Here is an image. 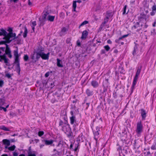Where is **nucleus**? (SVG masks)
<instances>
[{"label": "nucleus", "mask_w": 156, "mask_h": 156, "mask_svg": "<svg viewBox=\"0 0 156 156\" xmlns=\"http://www.w3.org/2000/svg\"><path fill=\"white\" fill-rule=\"evenodd\" d=\"M55 98H53L51 100V102H52V103H54V102H55Z\"/></svg>", "instance_id": "864d4df0"}, {"label": "nucleus", "mask_w": 156, "mask_h": 156, "mask_svg": "<svg viewBox=\"0 0 156 156\" xmlns=\"http://www.w3.org/2000/svg\"><path fill=\"white\" fill-rule=\"evenodd\" d=\"M88 23V22L87 21L85 20L80 25L79 27L80 28L81 27L83 26L84 25L87 24Z\"/></svg>", "instance_id": "cd10ccee"}, {"label": "nucleus", "mask_w": 156, "mask_h": 156, "mask_svg": "<svg viewBox=\"0 0 156 156\" xmlns=\"http://www.w3.org/2000/svg\"><path fill=\"white\" fill-rule=\"evenodd\" d=\"M46 86L48 88L51 89L55 86L54 82L53 81H48L46 83Z\"/></svg>", "instance_id": "ddd939ff"}, {"label": "nucleus", "mask_w": 156, "mask_h": 156, "mask_svg": "<svg viewBox=\"0 0 156 156\" xmlns=\"http://www.w3.org/2000/svg\"><path fill=\"white\" fill-rule=\"evenodd\" d=\"M101 53L102 54H104L105 53V52L104 50H101Z\"/></svg>", "instance_id": "680f3d73"}, {"label": "nucleus", "mask_w": 156, "mask_h": 156, "mask_svg": "<svg viewBox=\"0 0 156 156\" xmlns=\"http://www.w3.org/2000/svg\"><path fill=\"white\" fill-rule=\"evenodd\" d=\"M49 75V73L48 72L47 73H46L45 75V77H48Z\"/></svg>", "instance_id": "3c124183"}, {"label": "nucleus", "mask_w": 156, "mask_h": 156, "mask_svg": "<svg viewBox=\"0 0 156 156\" xmlns=\"http://www.w3.org/2000/svg\"><path fill=\"white\" fill-rule=\"evenodd\" d=\"M19 156H25V155L24 154H20Z\"/></svg>", "instance_id": "052dcab7"}, {"label": "nucleus", "mask_w": 156, "mask_h": 156, "mask_svg": "<svg viewBox=\"0 0 156 156\" xmlns=\"http://www.w3.org/2000/svg\"><path fill=\"white\" fill-rule=\"evenodd\" d=\"M6 76L8 78H9L11 77V75L9 73H7L6 74Z\"/></svg>", "instance_id": "49530a36"}, {"label": "nucleus", "mask_w": 156, "mask_h": 156, "mask_svg": "<svg viewBox=\"0 0 156 156\" xmlns=\"http://www.w3.org/2000/svg\"><path fill=\"white\" fill-rule=\"evenodd\" d=\"M5 48L1 47L0 48V62H2L3 60L6 65H9L8 62L9 59L6 58V55L4 54Z\"/></svg>", "instance_id": "20e7f679"}, {"label": "nucleus", "mask_w": 156, "mask_h": 156, "mask_svg": "<svg viewBox=\"0 0 156 156\" xmlns=\"http://www.w3.org/2000/svg\"><path fill=\"white\" fill-rule=\"evenodd\" d=\"M77 44L78 46H80V43L79 41H77Z\"/></svg>", "instance_id": "603ef678"}, {"label": "nucleus", "mask_w": 156, "mask_h": 156, "mask_svg": "<svg viewBox=\"0 0 156 156\" xmlns=\"http://www.w3.org/2000/svg\"><path fill=\"white\" fill-rule=\"evenodd\" d=\"M140 114L142 117V119L143 120H145L146 116V113L145 110L144 109H141V110Z\"/></svg>", "instance_id": "4468645a"}, {"label": "nucleus", "mask_w": 156, "mask_h": 156, "mask_svg": "<svg viewBox=\"0 0 156 156\" xmlns=\"http://www.w3.org/2000/svg\"><path fill=\"white\" fill-rule=\"evenodd\" d=\"M141 70L140 69H137L136 72V73L133 82V83L131 87L132 90H133L135 87V86L136 83V82L139 76L140 72Z\"/></svg>", "instance_id": "39448f33"}, {"label": "nucleus", "mask_w": 156, "mask_h": 156, "mask_svg": "<svg viewBox=\"0 0 156 156\" xmlns=\"http://www.w3.org/2000/svg\"><path fill=\"white\" fill-rule=\"evenodd\" d=\"M44 146V145H41L40 146V148H42L43 146Z\"/></svg>", "instance_id": "0e129e2a"}, {"label": "nucleus", "mask_w": 156, "mask_h": 156, "mask_svg": "<svg viewBox=\"0 0 156 156\" xmlns=\"http://www.w3.org/2000/svg\"><path fill=\"white\" fill-rule=\"evenodd\" d=\"M86 93L88 96H90L92 94V91H90L89 89H87L86 90Z\"/></svg>", "instance_id": "bb28decb"}, {"label": "nucleus", "mask_w": 156, "mask_h": 156, "mask_svg": "<svg viewBox=\"0 0 156 156\" xmlns=\"http://www.w3.org/2000/svg\"><path fill=\"white\" fill-rule=\"evenodd\" d=\"M28 56L27 55H25L24 56V59L25 61H27L28 59Z\"/></svg>", "instance_id": "72a5a7b5"}, {"label": "nucleus", "mask_w": 156, "mask_h": 156, "mask_svg": "<svg viewBox=\"0 0 156 156\" xmlns=\"http://www.w3.org/2000/svg\"><path fill=\"white\" fill-rule=\"evenodd\" d=\"M61 16L60 17L62 18H64L65 17V14L63 12H61Z\"/></svg>", "instance_id": "a18cd8bd"}, {"label": "nucleus", "mask_w": 156, "mask_h": 156, "mask_svg": "<svg viewBox=\"0 0 156 156\" xmlns=\"http://www.w3.org/2000/svg\"><path fill=\"white\" fill-rule=\"evenodd\" d=\"M34 1V0H29L28 5H31Z\"/></svg>", "instance_id": "58836bf2"}, {"label": "nucleus", "mask_w": 156, "mask_h": 156, "mask_svg": "<svg viewBox=\"0 0 156 156\" xmlns=\"http://www.w3.org/2000/svg\"><path fill=\"white\" fill-rule=\"evenodd\" d=\"M71 40V38H67L66 40V42L67 43L69 44V43H70Z\"/></svg>", "instance_id": "f704fd0d"}, {"label": "nucleus", "mask_w": 156, "mask_h": 156, "mask_svg": "<svg viewBox=\"0 0 156 156\" xmlns=\"http://www.w3.org/2000/svg\"><path fill=\"white\" fill-rule=\"evenodd\" d=\"M156 12H155L152 11L151 12L150 14H151V15L153 16L155 14Z\"/></svg>", "instance_id": "8fccbe9b"}, {"label": "nucleus", "mask_w": 156, "mask_h": 156, "mask_svg": "<svg viewBox=\"0 0 156 156\" xmlns=\"http://www.w3.org/2000/svg\"><path fill=\"white\" fill-rule=\"evenodd\" d=\"M104 48H105V49L106 50V51H108L110 49V47L108 45L104 46Z\"/></svg>", "instance_id": "7c9ffc66"}, {"label": "nucleus", "mask_w": 156, "mask_h": 156, "mask_svg": "<svg viewBox=\"0 0 156 156\" xmlns=\"http://www.w3.org/2000/svg\"><path fill=\"white\" fill-rule=\"evenodd\" d=\"M70 113L71 115V116L70 117V123L71 124H73L76 122V117L74 115L73 111H71Z\"/></svg>", "instance_id": "f8f14e48"}, {"label": "nucleus", "mask_w": 156, "mask_h": 156, "mask_svg": "<svg viewBox=\"0 0 156 156\" xmlns=\"http://www.w3.org/2000/svg\"><path fill=\"white\" fill-rule=\"evenodd\" d=\"M73 147V144H71L70 146V149H71V148H72Z\"/></svg>", "instance_id": "bf43d9fd"}, {"label": "nucleus", "mask_w": 156, "mask_h": 156, "mask_svg": "<svg viewBox=\"0 0 156 156\" xmlns=\"http://www.w3.org/2000/svg\"><path fill=\"white\" fill-rule=\"evenodd\" d=\"M0 129L6 131H9V129L4 126H1L0 127Z\"/></svg>", "instance_id": "b1692460"}, {"label": "nucleus", "mask_w": 156, "mask_h": 156, "mask_svg": "<svg viewBox=\"0 0 156 156\" xmlns=\"http://www.w3.org/2000/svg\"><path fill=\"white\" fill-rule=\"evenodd\" d=\"M72 101L73 103H76V102L77 100H73V101Z\"/></svg>", "instance_id": "6e6d98bb"}, {"label": "nucleus", "mask_w": 156, "mask_h": 156, "mask_svg": "<svg viewBox=\"0 0 156 156\" xmlns=\"http://www.w3.org/2000/svg\"><path fill=\"white\" fill-rule=\"evenodd\" d=\"M3 109L4 110V112H6L7 111V109H6V108H4L3 107H2V106H0V110H2Z\"/></svg>", "instance_id": "e433bc0d"}, {"label": "nucleus", "mask_w": 156, "mask_h": 156, "mask_svg": "<svg viewBox=\"0 0 156 156\" xmlns=\"http://www.w3.org/2000/svg\"><path fill=\"white\" fill-rule=\"evenodd\" d=\"M109 19V17L108 16H106V18L104 19V21L102 23V25H104L108 21V19Z\"/></svg>", "instance_id": "c85d7f7f"}, {"label": "nucleus", "mask_w": 156, "mask_h": 156, "mask_svg": "<svg viewBox=\"0 0 156 156\" xmlns=\"http://www.w3.org/2000/svg\"><path fill=\"white\" fill-rule=\"evenodd\" d=\"M91 84L94 87H96L98 86V83L96 81H92Z\"/></svg>", "instance_id": "aec40b11"}, {"label": "nucleus", "mask_w": 156, "mask_h": 156, "mask_svg": "<svg viewBox=\"0 0 156 156\" xmlns=\"http://www.w3.org/2000/svg\"><path fill=\"white\" fill-rule=\"evenodd\" d=\"M62 130L65 133L70 134L71 132V128L69 124L66 123H64V126H62Z\"/></svg>", "instance_id": "0eeeda50"}, {"label": "nucleus", "mask_w": 156, "mask_h": 156, "mask_svg": "<svg viewBox=\"0 0 156 156\" xmlns=\"http://www.w3.org/2000/svg\"><path fill=\"white\" fill-rule=\"evenodd\" d=\"M13 155V156H18V154L17 152H14Z\"/></svg>", "instance_id": "09e8293b"}, {"label": "nucleus", "mask_w": 156, "mask_h": 156, "mask_svg": "<svg viewBox=\"0 0 156 156\" xmlns=\"http://www.w3.org/2000/svg\"><path fill=\"white\" fill-rule=\"evenodd\" d=\"M7 43H5V44L6 45V48L5 50V55H7L8 57L10 58H11L12 57V55H11V51L10 50V48L9 46V45H7Z\"/></svg>", "instance_id": "9d476101"}, {"label": "nucleus", "mask_w": 156, "mask_h": 156, "mask_svg": "<svg viewBox=\"0 0 156 156\" xmlns=\"http://www.w3.org/2000/svg\"><path fill=\"white\" fill-rule=\"evenodd\" d=\"M143 130V126L142 122L140 121L137 122L136 123L135 130L137 136L139 137L141 136Z\"/></svg>", "instance_id": "f03ea898"}, {"label": "nucleus", "mask_w": 156, "mask_h": 156, "mask_svg": "<svg viewBox=\"0 0 156 156\" xmlns=\"http://www.w3.org/2000/svg\"><path fill=\"white\" fill-rule=\"evenodd\" d=\"M27 30L26 27L24 28V32L23 34V36L24 37H27Z\"/></svg>", "instance_id": "a878e982"}, {"label": "nucleus", "mask_w": 156, "mask_h": 156, "mask_svg": "<svg viewBox=\"0 0 156 156\" xmlns=\"http://www.w3.org/2000/svg\"><path fill=\"white\" fill-rule=\"evenodd\" d=\"M4 81L0 79V87H2L4 84Z\"/></svg>", "instance_id": "473e14b6"}, {"label": "nucleus", "mask_w": 156, "mask_h": 156, "mask_svg": "<svg viewBox=\"0 0 156 156\" xmlns=\"http://www.w3.org/2000/svg\"><path fill=\"white\" fill-rule=\"evenodd\" d=\"M16 148V147L14 145L8 148V149L10 151H13Z\"/></svg>", "instance_id": "c756f323"}, {"label": "nucleus", "mask_w": 156, "mask_h": 156, "mask_svg": "<svg viewBox=\"0 0 156 156\" xmlns=\"http://www.w3.org/2000/svg\"><path fill=\"white\" fill-rule=\"evenodd\" d=\"M107 42L108 43L111 44L112 43V41L110 40H108L107 41Z\"/></svg>", "instance_id": "5fc2aeb1"}, {"label": "nucleus", "mask_w": 156, "mask_h": 156, "mask_svg": "<svg viewBox=\"0 0 156 156\" xmlns=\"http://www.w3.org/2000/svg\"><path fill=\"white\" fill-rule=\"evenodd\" d=\"M43 141L44 142L45 144L46 145H51L53 142V141L52 140H44Z\"/></svg>", "instance_id": "a211bd4d"}, {"label": "nucleus", "mask_w": 156, "mask_h": 156, "mask_svg": "<svg viewBox=\"0 0 156 156\" xmlns=\"http://www.w3.org/2000/svg\"><path fill=\"white\" fill-rule=\"evenodd\" d=\"M154 156H156V152L154 153Z\"/></svg>", "instance_id": "774afa93"}, {"label": "nucleus", "mask_w": 156, "mask_h": 156, "mask_svg": "<svg viewBox=\"0 0 156 156\" xmlns=\"http://www.w3.org/2000/svg\"><path fill=\"white\" fill-rule=\"evenodd\" d=\"M1 156H8V155L6 154H4L2 155Z\"/></svg>", "instance_id": "e2e57ef3"}, {"label": "nucleus", "mask_w": 156, "mask_h": 156, "mask_svg": "<svg viewBox=\"0 0 156 156\" xmlns=\"http://www.w3.org/2000/svg\"><path fill=\"white\" fill-rule=\"evenodd\" d=\"M36 154L34 151H29L28 152L27 156H36Z\"/></svg>", "instance_id": "412c9836"}, {"label": "nucleus", "mask_w": 156, "mask_h": 156, "mask_svg": "<svg viewBox=\"0 0 156 156\" xmlns=\"http://www.w3.org/2000/svg\"><path fill=\"white\" fill-rule=\"evenodd\" d=\"M18 0H13V1L14 2H16Z\"/></svg>", "instance_id": "338daca9"}, {"label": "nucleus", "mask_w": 156, "mask_h": 156, "mask_svg": "<svg viewBox=\"0 0 156 156\" xmlns=\"http://www.w3.org/2000/svg\"><path fill=\"white\" fill-rule=\"evenodd\" d=\"M100 131V128L98 126H97L95 128V129L93 130V132L94 135V138L97 142L99 137Z\"/></svg>", "instance_id": "6e6552de"}, {"label": "nucleus", "mask_w": 156, "mask_h": 156, "mask_svg": "<svg viewBox=\"0 0 156 156\" xmlns=\"http://www.w3.org/2000/svg\"><path fill=\"white\" fill-rule=\"evenodd\" d=\"M76 2L78 3H81V1L80 0H78L77 1H74L73 4V11L74 12L76 11Z\"/></svg>", "instance_id": "2eb2a0df"}, {"label": "nucleus", "mask_w": 156, "mask_h": 156, "mask_svg": "<svg viewBox=\"0 0 156 156\" xmlns=\"http://www.w3.org/2000/svg\"><path fill=\"white\" fill-rule=\"evenodd\" d=\"M55 16L49 15L48 13L47 20L50 22H53L54 20Z\"/></svg>", "instance_id": "f3484780"}, {"label": "nucleus", "mask_w": 156, "mask_h": 156, "mask_svg": "<svg viewBox=\"0 0 156 156\" xmlns=\"http://www.w3.org/2000/svg\"><path fill=\"white\" fill-rule=\"evenodd\" d=\"M63 122L62 120H60L59 122V126H62L63 125Z\"/></svg>", "instance_id": "c03bdc74"}, {"label": "nucleus", "mask_w": 156, "mask_h": 156, "mask_svg": "<svg viewBox=\"0 0 156 156\" xmlns=\"http://www.w3.org/2000/svg\"><path fill=\"white\" fill-rule=\"evenodd\" d=\"M27 30L26 27L24 28V32L23 34V36L24 37H27Z\"/></svg>", "instance_id": "393cba45"}, {"label": "nucleus", "mask_w": 156, "mask_h": 156, "mask_svg": "<svg viewBox=\"0 0 156 156\" xmlns=\"http://www.w3.org/2000/svg\"><path fill=\"white\" fill-rule=\"evenodd\" d=\"M151 148L152 150H156V147L155 145H153L151 147Z\"/></svg>", "instance_id": "37998d69"}, {"label": "nucleus", "mask_w": 156, "mask_h": 156, "mask_svg": "<svg viewBox=\"0 0 156 156\" xmlns=\"http://www.w3.org/2000/svg\"><path fill=\"white\" fill-rule=\"evenodd\" d=\"M126 8H127V5H125L124 6V7L123 8V14H124L126 13Z\"/></svg>", "instance_id": "4c0bfd02"}, {"label": "nucleus", "mask_w": 156, "mask_h": 156, "mask_svg": "<svg viewBox=\"0 0 156 156\" xmlns=\"http://www.w3.org/2000/svg\"><path fill=\"white\" fill-rule=\"evenodd\" d=\"M44 49H42V50H40L38 49L36 53V58L37 59H38L40 57L43 59H48L49 57V53H48L47 54L44 53Z\"/></svg>", "instance_id": "7ed1b4c3"}, {"label": "nucleus", "mask_w": 156, "mask_h": 156, "mask_svg": "<svg viewBox=\"0 0 156 156\" xmlns=\"http://www.w3.org/2000/svg\"><path fill=\"white\" fill-rule=\"evenodd\" d=\"M156 23V21L154 22V23L153 24V27H155V24Z\"/></svg>", "instance_id": "4d7b16f0"}, {"label": "nucleus", "mask_w": 156, "mask_h": 156, "mask_svg": "<svg viewBox=\"0 0 156 156\" xmlns=\"http://www.w3.org/2000/svg\"><path fill=\"white\" fill-rule=\"evenodd\" d=\"M48 15V13L47 12H44L42 13V16L39 18V20L41 25H43L44 24L46 18H47Z\"/></svg>", "instance_id": "423d86ee"}, {"label": "nucleus", "mask_w": 156, "mask_h": 156, "mask_svg": "<svg viewBox=\"0 0 156 156\" xmlns=\"http://www.w3.org/2000/svg\"><path fill=\"white\" fill-rule=\"evenodd\" d=\"M147 154H150V151L147 152Z\"/></svg>", "instance_id": "69168bd1"}, {"label": "nucleus", "mask_w": 156, "mask_h": 156, "mask_svg": "<svg viewBox=\"0 0 156 156\" xmlns=\"http://www.w3.org/2000/svg\"><path fill=\"white\" fill-rule=\"evenodd\" d=\"M108 16L109 18L112 16V13L111 12H107L106 16Z\"/></svg>", "instance_id": "ea45409f"}, {"label": "nucleus", "mask_w": 156, "mask_h": 156, "mask_svg": "<svg viewBox=\"0 0 156 156\" xmlns=\"http://www.w3.org/2000/svg\"><path fill=\"white\" fill-rule=\"evenodd\" d=\"M4 104V102L2 100H1V101L0 102V105H3Z\"/></svg>", "instance_id": "de8ad7c7"}, {"label": "nucleus", "mask_w": 156, "mask_h": 156, "mask_svg": "<svg viewBox=\"0 0 156 156\" xmlns=\"http://www.w3.org/2000/svg\"><path fill=\"white\" fill-rule=\"evenodd\" d=\"M66 29L65 28H63L62 30H61V33H65V32H66Z\"/></svg>", "instance_id": "79ce46f5"}, {"label": "nucleus", "mask_w": 156, "mask_h": 156, "mask_svg": "<svg viewBox=\"0 0 156 156\" xmlns=\"http://www.w3.org/2000/svg\"><path fill=\"white\" fill-rule=\"evenodd\" d=\"M152 11L156 12V5L153 6L152 7Z\"/></svg>", "instance_id": "a19ab883"}, {"label": "nucleus", "mask_w": 156, "mask_h": 156, "mask_svg": "<svg viewBox=\"0 0 156 156\" xmlns=\"http://www.w3.org/2000/svg\"><path fill=\"white\" fill-rule=\"evenodd\" d=\"M44 134V132L43 131H40L38 133V135L39 136H41Z\"/></svg>", "instance_id": "2f4dec72"}, {"label": "nucleus", "mask_w": 156, "mask_h": 156, "mask_svg": "<svg viewBox=\"0 0 156 156\" xmlns=\"http://www.w3.org/2000/svg\"><path fill=\"white\" fill-rule=\"evenodd\" d=\"M128 35H129L128 34H127L124 35L122 36V37H119V39L121 40L123 38H124L128 36Z\"/></svg>", "instance_id": "c9c22d12"}, {"label": "nucleus", "mask_w": 156, "mask_h": 156, "mask_svg": "<svg viewBox=\"0 0 156 156\" xmlns=\"http://www.w3.org/2000/svg\"><path fill=\"white\" fill-rule=\"evenodd\" d=\"M57 66L59 67H63V66L61 64V60L57 58Z\"/></svg>", "instance_id": "4be33fe9"}, {"label": "nucleus", "mask_w": 156, "mask_h": 156, "mask_svg": "<svg viewBox=\"0 0 156 156\" xmlns=\"http://www.w3.org/2000/svg\"><path fill=\"white\" fill-rule=\"evenodd\" d=\"M147 2H151L152 1V0H145Z\"/></svg>", "instance_id": "13d9d810"}, {"label": "nucleus", "mask_w": 156, "mask_h": 156, "mask_svg": "<svg viewBox=\"0 0 156 156\" xmlns=\"http://www.w3.org/2000/svg\"><path fill=\"white\" fill-rule=\"evenodd\" d=\"M2 142L4 144L6 145L7 146H9L10 145V141L7 139L3 140Z\"/></svg>", "instance_id": "6ab92c4d"}, {"label": "nucleus", "mask_w": 156, "mask_h": 156, "mask_svg": "<svg viewBox=\"0 0 156 156\" xmlns=\"http://www.w3.org/2000/svg\"><path fill=\"white\" fill-rule=\"evenodd\" d=\"M142 25H141V26H140L139 23L137 22L132 27V30H136L137 32L139 31L141 29Z\"/></svg>", "instance_id": "9b49d317"}, {"label": "nucleus", "mask_w": 156, "mask_h": 156, "mask_svg": "<svg viewBox=\"0 0 156 156\" xmlns=\"http://www.w3.org/2000/svg\"><path fill=\"white\" fill-rule=\"evenodd\" d=\"M31 27L32 29L34 31V27L36 25V22L35 21H34L32 22Z\"/></svg>", "instance_id": "5701e85b"}, {"label": "nucleus", "mask_w": 156, "mask_h": 156, "mask_svg": "<svg viewBox=\"0 0 156 156\" xmlns=\"http://www.w3.org/2000/svg\"><path fill=\"white\" fill-rule=\"evenodd\" d=\"M0 36L4 35L5 37H3L4 40L0 41V44H5V43H9L11 41L10 40V38L12 37H14L15 38L16 34L15 33H12V30L10 29V32L9 34L6 35V32L3 29H0Z\"/></svg>", "instance_id": "f257e3e1"}, {"label": "nucleus", "mask_w": 156, "mask_h": 156, "mask_svg": "<svg viewBox=\"0 0 156 156\" xmlns=\"http://www.w3.org/2000/svg\"><path fill=\"white\" fill-rule=\"evenodd\" d=\"M14 55L15 58V63L19 66V59L20 55L18 54V50H14L13 51Z\"/></svg>", "instance_id": "1a4fd4ad"}, {"label": "nucleus", "mask_w": 156, "mask_h": 156, "mask_svg": "<svg viewBox=\"0 0 156 156\" xmlns=\"http://www.w3.org/2000/svg\"><path fill=\"white\" fill-rule=\"evenodd\" d=\"M88 34V32L86 30H84L83 31L82 34V36L81 38L82 39H84L87 37Z\"/></svg>", "instance_id": "dca6fc26"}]
</instances>
